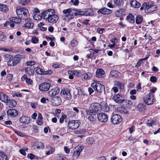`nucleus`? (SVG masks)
Masks as SVG:
<instances>
[{
    "instance_id": "nucleus-1",
    "label": "nucleus",
    "mask_w": 160,
    "mask_h": 160,
    "mask_svg": "<svg viewBox=\"0 0 160 160\" xmlns=\"http://www.w3.org/2000/svg\"><path fill=\"white\" fill-rule=\"evenodd\" d=\"M42 18L49 23L54 24L58 20L59 17L56 14L55 11L52 9H48L42 12Z\"/></svg>"
},
{
    "instance_id": "nucleus-2",
    "label": "nucleus",
    "mask_w": 160,
    "mask_h": 160,
    "mask_svg": "<svg viewBox=\"0 0 160 160\" xmlns=\"http://www.w3.org/2000/svg\"><path fill=\"white\" fill-rule=\"evenodd\" d=\"M102 110L101 105L98 103L93 102L89 106L88 109L86 110V112L88 115L95 114Z\"/></svg>"
},
{
    "instance_id": "nucleus-3",
    "label": "nucleus",
    "mask_w": 160,
    "mask_h": 160,
    "mask_svg": "<svg viewBox=\"0 0 160 160\" xmlns=\"http://www.w3.org/2000/svg\"><path fill=\"white\" fill-rule=\"evenodd\" d=\"M62 12L64 15L62 16V18L65 21L69 22L74 17V10L71 8L64 10Z\"/></svg>"
},
{
    "instance_id": "nucleus-4",
    "label": "nucleus",
    "mask_w": 160,
    "mask_h": 160,
    "mask_svg": "<svg viewBox=\"0 0 160 160\" xmlns=\"http://www.w3.org/2000/svg\"><path fill=\"white\" fill-rule=\"evenodd\" d=\"M16 12L19 17L25 18L29 15L28 10L24 8L16 7Z\"/></svg>"
},
{
    "instance_id": "nucleus-5",
    "label": "nucleus",
    "mask_w": 160,
    "mask_h": 160,
    "mask_svg": "<svg viewBox=\"0 0 160 160\" xmlns=\"http://www.w3.org/2000/svg\"><path fill=\"white\" fill-rule=\"evenodd\" d=\"M21 55L20 54L17 55L15 57L12 56L10 60L7 62L8 65L10 66H14L19 63L21 61Z\"/></svg>"
},
{
    "instance_id": "nucleus-6",
    "label": "nucleus",
    "mask_w": 160,
    "mask_h": 160,
    "mask_svg": "<svg viewBox=\"0 0 160 160\" xmlns=\"http://www.w3.org/2000/svg\"><path fill=\"white\" fill-rule=\"evenodd\" d=\"M144 6L145 7V12L147 13L151 12L157 10V7L152 2H144Z\"/></svg>"
},
{
    "instance_id": "nucleus-7",
    "label": "nucleus",
    "mask_w": 160,
    "mask_h": 160,
    "mask_svg": "<svg viewBox=\"0 0 160 160\" xmlns=\"http://www.w3.org/2000/svg\"><path fill=\"white\" fill-rule=\"evenodd\" d=\"M154 100L153 94L149 93L145 95L143 98V101L148 105H151L153 104Z\"/></svg>"
},
{
    "instance_id": "nucleus-8",
    "label": "nucleus",
    "mask_w": 160,
    "mask_h": 160,
    "mask_svg": "<svg viewBox=\"0 0 160 160\" xmlns=\"http://www.w3.org/2000/svg\"><path fill=\"white\" fill-rule=\"evenodd\" d=\"M80 124V122L79 120H73L68 122L67 127L69 129L74 130L77 129L79 127Z\"/></svg>"
},
{
    "instance_id": "nucleus-9",
    "label": "nucleus",
    "mask_w": 160,
    "mask_h": 160,
    "mask_svg": "<svg viewBox=\"0 0 160 160\" xmlns=\"http://www.w3.org/2000/svg\"><path fill=\"white\" fill-rule=\"evenodd\" d=\"M91 86L95 90L99 92H102L105 90L104 86L98 82L92 83L91 84Z\"/></svg>"
},
{
    "instance_id": "nucleus-10",
    "label": "nucleus",
    "mask_w": 160,
    "mask_h": 160,
    "mask_svg": "<svg viewBox=\"0 0 160 160\" xmlns=\"http://www.w3.org/2000/svg\"><path fill=\"white\" fill-rule=\"evenodd\" d=\"M111 121L114 124H118L122 120L121 117L119 114H114L112 116Z\"/></svg>"
},
{
    "instance_id": "nucleus-11",
    "label": "nucleus",
    "mask_w": 160,
    "mask_h": 160,
    "mask_svg": "<svg viewBox=\"0 0 160 160\" xmlns=\"http://www.w3.org/2000/svg\"><path fill=\"white\" fill-rule=\"evenodd\" d=\"M60 94L67 100H70L71 98L70 90L67 88L62 90L60 92Z\"/></svg>"
},
{
    "instance_id": "nucleus-12",
    "label": "nucleus",
    "mask_w": 160,
    "mask_h": 160,
    "mask_svg": "<svg viewBox=\"0 0 160 160\" xmlns=\"http://www.w3.org/2000/svg\"><path fill=\"white\" fill-rule=\"evenodd\" d=\"M116 103H122L124 102L123 96L122 94H117L114 95L112 98Z\"/></svg>"
},
{
    "instance_id": "nucleus-13",
    "label": "nucleus",
    "mask_w": 160,
    "mask_h": 160,
    "mask_svg": "<svg viewBox=\"0 0 160 160\" xmlns=\"http://www.w3.org/2000/svg\"><path fill=\"white\" fill-rule=\"evenodd\" d=\"M114 86V87L112 88V90L115 93L118 92V88L120 89H122L124 88L123 84L119 82H115Z\"/></svg>"
},
{
    "instance_id": "nucleus-14",
    "label": "nucleus",
    "mask_w": 160,
    "mask_h": 160,
    "mask_svg": "<svg viewBox=\"0 0 160 160\" xmlns=\"http://www.w3.org/2000/svg\"><path fill=\"white\" fill-rule=\"evenodd\" d=\"M51 84L50 83L43 82L40 84L39 86V89L42 91H47L50 88Z\"/></svg>"
},
{
    "instance_id": "nucleus-15",
    "label": "nucleus",
    "mask_w": 160,
    "mask_h": 160,
    "mask_svg": "<svg viewBox=\"0 0 160 160\" xmlns=\"http://www.w3.org/2000/svg\"><path fill=\"white\" fill-rule=\"evenodd\" d=\"M97 117L98 120L101 122H106L108 120V116L106 114L103 113L98 114Z\"/></svg>"
},
{
    "instance_id": "nucleus-16",
    "label": "nucleus",
    "mask_w": 160,
    "mask_h": 160,
    "mask_svg": "<svg viewBox=\"0 0 160 160\" xmlns=\"http://www.w3.org/2000/svg\"><path fill=\"white\" fill-rule=\"evenodd\" d=\"M60 90L58 87H55L51 89L48 92V95L50 97H53L58 94Z\"/></svg>"
},
{
    "instance_id": "nucleus-17",
    "label": "nucleus",
    "mask_w": 160,
    "mask_h": 160,
    "mask_svg": "<svg viewBox=\"0 0 160 160\" xmlns=\"http://www.w3.org/2000/svg\"><path fill=\"white\" fill-rule=\"evenodd\" d=\"M51 102L53 105L56 106L60 105L62 102L61 98L58 96L52 98Z\"/></svg>"
},
{
    "instance_id": "nucleus-18",
    "label": "nucleus",
    "mask_w": 160,
    "mask_h": 160,
    "mask_svg": "<svg viewBox=\"0 0 160 160\" xmlns=\"http://www.w3.org/2000/svg\"><path fill=\"white\" fill-rule=\"evenodd\" d=\"M7 113L9 116L12 117H16L18 114V111L14 109L8 110L7 111Z\"/></svg>"
},
{
    "instance_id": "nucleus-19",
    "label": "nucleus",
    "mask_w": 160,
    "mask_h": 160,
    "mask_svg": "<svg viewBox=\"0 0 160 160\" xmlns=\"http://www.w3.org/2000/svg\"><path fill=\"white\" fill-rule=\"evenodd\" d=\"M0 100L3 102L7 103L10 101L9 97L2 92L0 93Z\"/></svg>"
},
{
    "instance_id": "nucleus-20",
    "label": "nucleus",
    "mask_w": 160,
    "mask_h": 160,
    "mask_svg": "<svg viewBox=\"0 0 160 160\" xmlns=\"http://www.w3.org/2000/svg\"><path fill=\"white\" fill-rule=\"evenodd\" d=\"M30 118L27 116H22L19 119V122L23 124H28L29 123Z\"/></svg>"
},
{
    "instance_id": "nucleus-21",
    "label": "nucleus",
    "mask_w": 160,
    "mask_h": 160,
    "mask_svg": "<svg viewBox=\"0 0 160 160\" xmlns=\"http://www.w3.org/2000/svg\"><path fill=\"white\" fill-rule=\"evenodd\" d=\"M82 150V147L81 146L76 148L74 151V158H77L78 157Z\"/></svg>"
},
{
    "instance_id": "nucleus-22",
    "label": "nucleus",
    "mask_w": 160,
    "mask_h": 160,
    "mask_svg": "<svg viewBox=\"0 0 160 160\" xmlns=\"http://www.w3.org/2000/svg\"><path fill=\"white\" fill-rule=\"evenodd\" d=\"M111 12L112 11L111 10L105 8H101L98 11V14L101 13L103 14H110Z\"/></svg>"
},
{
    "instance_id": "nucleus-23",
    "label": "nucleus",
    "mask_w": 160,
    "mask_h": 160,
    "mask_svg": "<svg viewBox=\"0 0 160 160\" xmlns=\"http://www.w3.org/2000/svg\"><path fill=\"white\" fill-rule=\"evenodd\" d=\"M105 72L101 68L98 69L96 72V76L97 77L99 78L104 77L105 76Z\"/></svg>"
},
{
    "instance_id": "nucleus-24",
    "label": "nucleus",
    "mask_w": 160,
    "mask_h": 160,
    "mask_svg": "<svg viewBox=\"0 0 160 160\" xmlns=\"http://www.w3.org/2000/svg\"><path fill=\"white\" fill-rule=\"evenodd\" d=\"M120 75V73L115 70L112 71L110 73V76L112 78H117Z\"/></svg>"
},
{
    "instance_id": "nucleus-25",
    "label": "nucleus",
    "mask_w": 160,
    "mask_h": 160,
    "mask_svg": "<svg viewBox=\"0 0 160 160\" xmlns=\"http://www.w3.org/2000/svg\"><path fill=\"white\" fill-rule=\"evenodd\" d=\"M131 6L135 8H138L140 6V3L136 0H132L130 2Z\"/></svg>"
},
{
    "instance_id": "nucleus-26",
    "label": "nucleus",
    "mask_w": 160,
    "mask_h": 160,
    "mask_svg": "<svg viewBox=\"0 0 160 160\" xmlns=\"http://www.w3.org/2000/svg\"><path fill=\"white\" fill-rule=\"evenodd\" d=\"M74 10V16L78 15H84L85 14V11H82L80 10Z\"/></svg>"
},
{
    "instance_id": "nucleus-27",
    "label": "nucleus",
    "mask_w": 160,
    "mask_h": 160,
    "mask_svg": "<svg viewBox=\"0 0 160 160\" xmlns=\"http://www.w3.org/2000/svg\"><path fill=\"white\" fill-rule=\"evenodd\" d=\"M8 8L7 6L0 4V10L4 13H6L8 11Z\"/></svg>"
},
{
    "instance_id": "nucleus-28",
    "label": "nucleus",
    "mask_w": 160,
    "mask_h": 160,
    "mask_svg": "<svg viewBox=\"0 0 160 160\" xmlns=\"http://www.w3.org/2000/svg\"><path fill=\"white\" fill-rule=\"evenodd\" d=\"M10 21L12 22H14L16 23H20L21 22V18H17L16 17H13L11 18L10 19Z\"/></svg>"
},
{
    "instance_id": "nucleus-29",
    "label": "nucleus",
    "mask_w": 160,
    "mask_h": 160,
    "mask_svg": "<svg viewBox=\"0 0 160 160\" xmlns=\"http://www.w3.org/2000/svg\"><path fill=\"white\" fill-rule=\"evenodd\" d=\"M92 77V74L90 72L85 73L82 75V78L85 80L89 79Z\"/></svg>"
},
{
    "instance_id": "nucleus-30",
    "label": "nucleus",
    "mask_w": 160,
    "mask_h": 160,
    "mask_svg": "<svg viewBox=\"0 0 160 160\" xmlns=\"http://www.w3.org/2000/svg\"><path fill=\"white\" fill-rule=\"evenodd\" d=\"M127 19L128 21L131 23H133L134 22V16L131 13H130L129 15L127 17Z\"/></svg>"
},
{
    "instance_id": "nucleus-31",
    "label": "nucleus",
    "mask_w": 160,
    "mask_h": 160,
    "mask_svg": "<svg viewBox=\"0 0 160 160\" xmlns=\"http://www.w3.org/2000/svg\"><path fill=\"white\" fill-rule=\"evenodd\" d=\"M145 106L142 104L140 103L137 106V108L140 112L143 111L145 110Z\"/></svg>"
},
{
    "instance_id": "nucleus-32",
    "label": "nucleus",
    "mask_w": 160,
    "mask_h": 160,
    "mask_svg": "<svg viewBox=\"0 0 160 160\" xmlns=\"http://www.w3.org/2000/svg\"><path fill=\"white\" fill-rule=\"evenodd\" d=\"M113 2L115 4L118 6H122L124 2L123 0H113Z\"/></svg>"
},
{
    "instance_id": "nucleus-33",
    "label": "nucleus",
    "mask_w": 160,
    "mask_h": 160,
    "mask_svg": "<svg viewBox=\"0 0 160 160\" xmlns=\"http://www.w3.org/2000/svg\"><path fill=\"white\" fill-rule=\"evenodd\" d=\"M78 42L77 40L75 39H73L71 41L70 43L69 44V45L70 46H71L72 48H74L76 47L78 44Z\"/></svg>"
},
{
    "instance_id": "nucleus-34",
    "label": "nucleus",
    "mask_w": 160,
    "mask_h": 160,
    "mask_svg": "<svg viewBox=\"0 0 160 160\" xmlns=\"http://www.w3.org/2000/svg\"><path fill=\"white\" fill-rule=\"evenodd\" d=\"M124 105L126 107L130 108L132 106V103L131 101L128 100H124Z\"/></svg>"
},
{
    "instance_id": "nucleus-35",
    "label": "nucleus",
    "mask_w": 160,
    "mask_h": 160,
    "mask_svg": "<svg viewBox=\"0 0 160 160\" xmlns=\"http://www.w3.org/2000/svg\"><path fill=\"white\" fill-rule=\"evenodd\" d=\"M142 19L143 18L141 16H138L136 18V22L138 24H140L142 22Z\"/></svg>"
},
{
    "instance_id": "nucleus-36",
    "label": "nucleus",
    "mask_w": 160,
    "mask_h": 160,
    "mask_svg": "<svg viewBox=\"0 0 160 160\" xmlns=\"http://www.w3.org/2000/svg\"><path fill=\"white\" fill-rule=\"evenodd\" d=\"M33 18L35 20H39L42 18V15H39L38 14H33Z\"/></svg>"
},
{
    "instance_id": "nucleus-37",
    "label": "nucleus",
    "mask_w": 160,
    "mask_h": 160,
    "mask_svg": "<svg viewBox=\"0 0 160 160\" xmlns=\"http://www.w3.org/2000/svg\"><path fill=\"white\" fill-rule=\"evenodd\" d=\"M0 160H7V157L5 153L0 152Z\"/></svg>"
},
{
    "instance_id": "nucleus-38",
    "label": "nucleus",
    "mask_w": 160,
    "mask_h": 160,
    "mask_svg": "<svg viewBox=\"0 0 160 160\" xmlns=\"http://www.w3.org/2000/svg\"><path fill=\"white\" fill-rule=\"evenodd\" d=\"M35 70L37 73L39 74H43V72L44 70L41 68L37 67L35 68Z\"/></svg>"
},
{
    "instance_id": "nucleus-39",
    "label": "nucleus",
    "mask_w": 160,
    "mask_h": 160,
    "mask_svg": "<svg viewBox=\"0 0 160 160\" xmlns=\"http://www.w3.org/2000/svg\"><path fill=\"white\" fill-rule=\"evenodd\" d=\"M85 14L86 16H92L94 15L93 12L91 10H90L89 11H87L85 12Z\"/></svg>"
},
{
    "instance_id": "nucleus-40",
    "label": "nucleus",
    "mask_w": 160,
    "mask_h": 160,
    "mask_svg": "<svg viewBox=\"0 0 160 160\" xmlns=\"http://www.w3.org/2000/svg\"><path fill=\"white\" fill-rule=\"evenodd\" d=\"M34 24L31 22H28L25 24L24 26L27 28H32L34 26Z\"/></svg>"
},
{
    "instance_id": "nucleus-41",
    "label": "nucleus",
    "mask_w": 160,
    "mask_h": 160,
    "mask_svg": "<svg viewBox=\"0 0 160 160\" xmlns=\"http://www.w3.org/2000/svg\"><path fill=\"white\" fill-rule=\"evenodd\" d=\"M87 142L88 144H92L95 142L94 139L92 137L89 138L87 139Z\"/></svg>"
},
{
    "instance_id": "nucleus-42",
    "label": "nucleus",
    "mask_w": 160,
    "mask_h": 160,
    "mask_svg": "<svg viewBox=\"0 0 160 160\" xmlns=\"http://www.w3.org/2000/svg\"><path fill=\"white\" fill-rule=\"evenodd\" d=\"M6 37L4 35L3 32H0V41H4L6 40Z\"/></svg>"
},
{
    "instance_id": "nucleus-43",
    "label": "nucleus",
    "mask_w": 160,
    "mask_h": 160,
    "mask_svg": "<svg viewBox=\"0 0 160 160\" xmlns=\"http://www.w3.org/2000/svg\"><path fill=\"white\" fill-rule=\"evenodd\" d=\"M67 116L65 114H62V116L59 119V122L62 123L63 122L64 119L67 118Z\"/></svg>"
},
{
    "instance_id": "nucleus-44",
    "label": "nucleus",
    "mask_w": 160,
    "mask_h": 160,
    "mask_svg": "<svg viewBox=\"0 0 160 160\" xmlns=\"http://www.w3.org/2000/svg\"><path fill=\"white\" fill-rule=\"evenodd\" d=\"M90 115L88 116V119L91 122H94L96 120L95 118L91 115Z\"/></svg>"
},
{
    "instance_id": "nucleus-45",
    "label": "nucleus",
    "mask_w": 160,
    "mask_h": 160,
    "mask_svg": "<svg viewBox=\"0 0 160 160\" xmlns=\"http://www.w3.org/2000/svg\"><path fill=\"white\" fill-rule=\"evenodd\" d=\"M20 2L23 5H25L28 4L30 0H20Z\"/></svg>"
},
{
    "instance_id": "nucleus-46",
    "label": "nucleus",
    "mask_w": 160,
    "mask_h": 160,
    "mask_svg": "<svg viewBox=\"0 0 160 160\" xmlns=\"http://www.w3.org/2000/svg\"><path fill=\"white\" fill-rule=\"evenodd\" d=\"M36 62L33 61L27 62L26 64L27 66H31L35 65Z\"/></svg>"
},
{
    "instance_id": "nucleus-47",
    "label": "nucleus",
    "mask_w": 160,
    "mask_h": 160,
    "mask_svg": "<svg viewBox=\"0 0 160 160\" xmlns=\"http://www.w3.org/2000/svg\"><path fill=\"white\" fill-rule=\"evenodd\" d=\"M25 70L28 73L30 74H33L34 72L33 70L32 69H29L28 70V68H25Z\"/></svg>"
},
{
    "instance_id": "nucleus-48",
    "label": "nucleus",
    "mask_w": 160,
    "mask_h": 160,
    "mask_svg": "<svg viewBox=\"0 0 160 160\" xmlns=\"http://www.w3.org/2000/svg\"><path fill=\"white\" fill-rule=\"evenodd\" d=\"M39 41L38 39L35 37H33L32 39V42L34 44L37 43Z\"/></svg>"
},
{
    "instance_id": "nucleus-49",
    "label": "nucleus",
    "mask_w": 160,
    "mask_h": 160,
    "mask_svg": "<svg viewBox=\"0 0 160 160\" xmlns=\"http://www.w3.org/2000/svg\"><path fill=\"white\" fill-rule=\"evenodd\" d=\"M52 73V72L51 70H48L46 71H44L43 75H50Z\"/></svg>"
},
{
    "instance_id": "nucleus-50",
    "label": "nucleus",
    "mask_w": 160,
    "mask_h": 160,
    "mask_svg": "<svg viewBox=\"0 0 160 160\" xmlns=\"http://www.w3.org/2000/svg\"><path fill=\"white\" fill-rule=\"evenodd\" d=\"M11 103L12 106L15 107L17 105V102L14 100H12L11 101Z\"/></svg>"
},
{
    "instance_id": "nucleus-51",
    "label": "nucleus",
    "mask_w": 160,
    "mask_h": 160,
    "mask_svg": "<svg viewBox=\"0 0 160 160\" xmlns=\"http://www.w3.org/2000/svg\"><path fill=\"white\" fill-rule=\"evenodd\" d=\"M12 56L8 54H6L4 56V58L7 60H8V61L9 60H10L11 58L12 57Z\"/></svg>"
},
{
    "instance_id": "nucleus-52",
    "label": "nucleus",
    "mask_w": 160,
    "mask_h": 160,
    "mask_svg": "<svg viewBox=\"0 0 160 160\" xmlns=\"http://www.w3.org/2000/svg\"><path fill=\"white\" fill-rule=\"evenodd\" d=\"M13 77V75L12 74H9L7 76V79H8L9 82H11L12 81V78Z\"/></svg>"
},
{
    "instance_id": "nucleus-53",
    "label": "nucleus",
    "mask_w": 160,
    "mask_h": 160,
    "mask_svg": "<svg viewBox=\"0 0 160 160\" xmlns=\"http://www.w3.org/2000/svg\"><path fill=\"white\" fill-rule=\"evenodd\" d=\"M150 81L152 82H155L156 81L157 79L155 76H151L150 79Z\"/></svg>"
},
{
    "instance_id": "nucleus-54",
    "label": "nucleus",
    "mask_w": 160,
    "mask_h": 160,
    "mask_svg": "<svg viewBox=\"0 0 160 160\" xmlns=\"http://www.w3.org/2000/svg\"><path fill=\"white\" fill-rule=\"evenodd\" d=\"M71 2L73 3L74 5L75 6L78 5L79 2L78 0H72Z\"/></svg>"
},
{
    "instance_id": "nucleus-55",
    "label": "nucleus",
    "mask_w": 160,
    "mask_h": 160,
    "mask_svg": "<svg viewBox=\"0 0 160 160\" xmlns=\"http://www.w3.org/2000/svg\"><path fill=\"white\" fill-rule=\"evenodd\" d=\"M54 149L53 148H51V150H49L46 153L47 155H49L50 154H52L53 152H54Z\"/></svg>"
},
{
    "instance_id": "nucleus-56",
    "label": "nucleus",
    "mask_w": 160,
    "mask_h": 160,
    "mask_svg": "<svg viewBox=\"0 0 160 160\" xmlns=\"http://www.w3.org/2000/svg\"><path fill=\"white\" fill-rule=\"evenodd\" d=\"M15 132L18 136L21 137H24L25 135L22 133L21 132H19L18 131H14Z\"/></svg>"
},
{
    "instance_id": "nucleus-57",
    "label": "nucleus",
    "mask_w": 160,
    "mask_h": 160,
    "mask_svg": "<svg viewBox=\"0 0 160 160\" xmlns=\"http://www.w3.org/2000/svg\"><path fill=\"white\" fill-rule=\"evenodd\" d=\"M104 30V28H98L97 29V32L99 34H102L103 33V31Z\"/></svg>"
},
{
    "instance_id": "nucleus-58",
    "label": "nucleus",
    "mask_w": 160,
    "mask_h": 160,
    "mask_svg": "<svg viewBox=\"0 0 160 160\" xmlns=\"http://www.w3.org/2000/svg\"><path fill=\"white\" fill-rule=\"evenodd\" d=\"M85 130L84 129H82L79 130L77 131L76 132V133L79 134L80 133H82L85 132Z\"/></svg>"
},
{
    "instance_id": "nucleus-59",
    "label": "nucleus",
    "mask_w": 160,
    "mask_h": 160,
    "mask_svg": "<svg viewBox=\"0 0 160 160\" xmlns=\"http://www.w3.org/2000/svg\"><path fill=\"white\" fill-rule=\"evenodd\" d=\"M28 157L31 159H33L34 158L35 155L33 154L30 153L28 155Z\"/></svg>"
},
{
    "instance_id": "nucleus-60",
    "label": "nucleus",
    "mask_w": 160,
    "mask_h": 160,
    "mask_svg": "<svg viewBox=\"0 0 160 160\" xmlns=\"http://www.w3.org/2000/svg\"><path fill=\"white\" fill-rule=\"evenodd\" d=\"M141 84L140 82L138 83V85L136 86V89L137 91H140L141 89Z\"/></svg>"
},
{
    "instance_id": "nucleus-61",
    "label": "nucleus",
    "mask_w": 160,
    "mask_h": 160,
    "mask_svg": "<svg viewBox=\"0 0 160 160\" xmlns=\"http://www.w3.org/2000/svg\"><path fill=\"white\" fill-rule=\"evenodd\" d=\"M80 73L77 71H74L73 72V75L77 77H79L80 75Z\"/></svg>"
},
{
    "instance_id": "nucleus-62",
    "label": "nucleus",
    "mask_w": 160,
    "mask_h": 160,
    "mask_svg": "<svg viewBox=\"0 0 160 160\" xmlns=\"http://www.w3.org/2000/svg\"><path fill=\"white\" fill-rule=\"evenodd\" d=\"M30 105L32 108H35L36 107V106L37 105V103H36L31 102L30 103Z\"/></svg>"
},
{
    "instance_id": "nucleus-63",
    "label": "nucleus",
    "mask_w": 160,
    "mask_h": 160,
    "mask_svg": "<svg viewBox=\"0 0 160 160\" xmlns=\"http://www.w3.org/2000/svg\"><path fill=\"white\" fill-rule=\"evenodd\" d=\"M40 12V11L38 10V9L37 8H35L34 9V11H33V14H38V13H39Z\"/></svg>"
},
{
    "instance_id": "nucleus-64",
    "label": "nucleus",
    "mask_w": 160,
    "mask_h": 160,
    "mask_svg": "<svg viewBox=\"0 0 160 160\" xmlns=\"http://www.w3.org/2000/svg\"><path fill=\"white\" fill-rule=\"evenodd\" d=\"M107 6L111 8H113L115 7L114 5H112V3L110 2H109L107 3Z\"/></svg>"
}]
</instances>
